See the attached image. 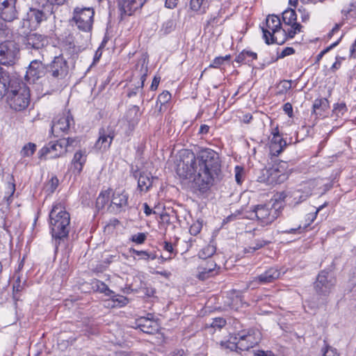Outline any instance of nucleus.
I'll list each match as a JSON object with an SVG mask.
<instances>
[{"label": "nucleus", "mask_w": 356, "mask_h": 356, "mask_svg": "<svg viewBox=\"0 0 356 356\" xmlns=\"http://www.w3.org/2000/svg\"><path fill=\"white\" fill-rule=\"evenodd\" d=\"M177 172L183 179L193 177L195 184L202 192L220 182L223 177L220 156L209 148L201 149L197 156L188 153L186 160L178 165Z\"/></svg>", "instance_id": "nucleus-1"}, {"label": "nucleus", "mask_w": 356, "mask_h": 356, "mask_svg": "<svg viewBox=\"0 0 356 356\" xmlns=\"http://www.w3.org/2000/svg\"><path fill=\"white\" fill-rule=\"evenodd\" d=\"M70 216L61 203L54 205L49 213V226L52 237L62 239L68 236Z\"/></svg>", "instance_id": "nucleus-2"}, {"label": "nucleus", "mask_w": 356, "mask_h": 356, "mask_svg": "<svg viewBox=\"0 0 356 356\" xmlns=\"http://www.w3.org/2000/svg\"><path fill=\"white\" fill-rule=\"evenodd\" d=\"M6 95H7L8 104L15 111H23L30 104L29 88L23 81L17 79L10 82Z\"/></svg>", "instance_id": "nucleus-3"}, {"label": "nucleus", "mask_w": 356, "mask_h": 356, "mask_svg": "<svg viewBox=\"0 0 356 356\" xmlns=\"http://www.w3.org/2000/svg\"><path fill=\"white\" fill-rule=\"evenodd\" d=\"M263 36L266 44L276 43L282 44L284 40H279V35H284L282 29V24L278 16L275 15H268L266 17V22L261 26Z\"/></svg>", "instance_id": "nucleus-4"}, {"label": "nucleus", "mask_w": 356, "mask_h": 356, "mask_svg": "<svg viewBox=\"0 0 356 356\" xmlns=\"http://www.w3.org/2000/svg\"><path fill=\"white\" fill-rule=\"evenodd\" d=\"M78 143L79 140L75 138H63L50 141L46 147V159L63 156L66 152H71Z\"/></svg>", "instance_id": "nucleus-5"}, {"label": "nucleus", "mask_w": 356, "mask_h": 356, "mask_svg": "<svg viewBox=\"0 0 356 356\" xmlns=\"http://www.w3.org/2000/svg\"><path fill=\"white\" fill-rule=\"evenodd\" d=\"M95 11L91 7H76L73 11L72 21L78 29L83 32H90L92 29Z\"/></svg>", "instance_id": "nucleus-6"}, {"label": "nucleus", "mask_w": 356, "mask_h": 356, "mask_svg": "<svg viewBox=\"0 0 356 356\" xmlns=\"http://www.w3.org/2000/svg\"><path fill=\"white\" fill-rule=\"evenodd\" d=\"M335 278L329 269L322 270L314 282V289L318 296H327L335 284Z\"/></svg>", "instance_id": "nucleus-7"}, {"label": "nucleus", "mask_w": 356, "mask_h": 356, "mask_svg": "<svg viewBox=\"0 0 356 356\" xmlns=\"http://www.w3.org/2000/svg\"><path fill=\"white\" fill-rule=\"evenodd\" d=\"M19 48L17 43L7 40L0 44V63L4 65H13L18 58Z\"/></svg>", "instance_id": "nucleus-8"}, {"label": "nucleus", "mask_w": 356, "mask_h": 356, "mask_svg": "<svg viewBox=\"0 0 356 356\" xmlns=\"http://www.w3.org/2000/svg\"><path fill=\"white\" fill-rule=\"evenodd\" d=\"M234 340L238 341L240 352L248 350L258 343L259 333H256L252 330L248 331L242 330L236 334Z\"/></svg>", "instance_id": "nucleus-9"}, {"label": "nucleus", "mask_w": 356, "mask_h": 356, "mask_svg": "<svg viewBox=\"0 0 356 356\" xmlns=\"http://www.w3.org/2000/svg\"><path fill=\"white\" fill-rule=\"evenodd\" d=\"M74 122L72 114L70 112L63 114L55 118L52 122L51 129V134L58 137L60 134L67 133Z\"/></svg>", "instance_id": "nucleus-10"}, {"label": "nucleus", "mask_w": 356, "mask_h": 356, "mask_svg": "<svg viewBox=\"0 0 356 356\" xmlns=\"http://www.w3.org/2000/svg\"><path fill=\"white\" fill-rule=\"evenodd\" d=\"M297 15L294 10L287 9L282 13V20L286 25L290 26L287 30L283 29L284 35L293 38L296 34L301 31L302 26L296 22Z\"/></svg>", "instance_id": "nucleus-11"}, {"label": "nucleus", "mask_w": 356, "mask_h": 356, "mask_svg": "<svg viewBox=\"0 0 356 356\" xmlns=\"http://www.w3.org/2000/svg\"><path fill=\"white\" fill-rule=\"evenodd\" d=\"M286 166L287 163L284 161L273 165L272 168L267 170V181L272 184L283 183L289 177Z\"/></svg>", "instance_id": "nucleus-12"}, {"label": "nucleus", "mask_w": 356, "mask_h": 356, "mask_svg": "<svg viewBox=\"0 0 356 356\" xmlns=\"http://www.w3.org/2000/svg\"><path fill=\"white\" fill-rule=\"evenodd\" d=\"M145 60H141L136 65V69L133 72V76L139 78L138 85L133 88H129L127 96L129 97H134L137 95L139 90H142L144 83L147 76L148 68L145 65Z\"/></svg>", "instance_id": "nucleus-13"}, {"label": "nucleus", "mask_w": 356, "mask_h": 356, "mask_svg": "<svg viewBox=\"0 0 356 356\" xmlns=\"http://www.w3.org/2000/svg\"><path fill=\"white\" fill-rule=\"evenodd\" d=\"M17 0H0V19L5 22H11L17 19L16 8Z\"/></svg>", "instance_id": "nucleus-14"}, {"label": "nucleus", "mask_w": 356, "mask_h": 356, "mask_svg": "<svg viewBox=\"0 0 356 356\" xmlns=\"http://www.w3.org/2000/svg\"><path fill=\"white\" fill-rule=\"evenodd\" d=\"M115 136V130L112 127H102L99 130V138L95 144V147L101 151L108 149Z\"/></svg>", "instance_id": "nucleus-15"}, {"label": "nucleus", "mask_w": 356, "mask_h": 356, "mask_svg": "<svg viewBox=\"0 0 356 356\" xmlns=\"http://www.w3.org/2000/svg\"><path fill=\"white\" fill-rule=\"evenodd\" d=\"M147 0H119L118 8L121 19L126 16L132 15L136 11L140 9Z\"/></svg>", "instance_id": "nucleus-16"}, {"label": "nucleus", "mask_w": 356, "mask_h": 356, "mask_svg": "<svg viewBox=\"0 0 356 356\" xmlns=\"http://www.w3.org/2000/svg\"><path fill=\"white\" fill-rule=\"evenodd\" d=\"M253 211L262 225H267L273 222L277 216L275 209H269L266 205H257L254 207Z\"/></svg>", "instance_id": "nucleus-17"}, {"label": "nucleus", "mask_w": 356, "mask_h": 356, "mask_svg": "<svg viewBox=\"0 0 356 356\" xmlns=\"http://www.w3.org/2000/svg\"><path fill=\"white\" fill-rule=\"evenodd\" d=\"M44 66L41 61L38 60H33L26 71L25 75L26 79L29 83H33L37 87L38 82L44 74Z\"/></svg>", "instance_id": "nucleus-18"}, {"label": "nucleus", "mask_w": 356, "mask_h": 356, "mask_svg": "<svg viewBox=\"0 0 356 356\" xmlns=\"http://www.w3.org/2000/svg\"><path fill=\"white\" fill-rule=\"evenodd\" d=\"M67 70V62L61 56L54 57L51 64L46 66V72L50 73L55 78L65 74Z\"/></svg>", "instance_id": "nucleus-19"}, {"label": "nucleus", "mask_w": 356, "mask_h": 356, "mask_svg": "<svg viewBox=\"0 0 356 356\" xmlns=\"http://www.w3.org/2000/svg\"><path fill=\"white\" fill-rule=\"evenodd\" d=\"M133 327L136 329H140L143 332L149 334H156L159 329V324L156 321L143 316L137 318Z\"/></svg>", "instance_id": "nucleus-20"}, {"label": "nucleus", "mask_w": 356, "mask_h": 356, "mask_svg": "<svg viewBox=\"0 0 356 356\" xmlns=\"http://www.w3.org/2000/svg\"><path fill=\"white\" fill-rule=\"evenodd\" d=\"M128 199L129 195L124 191H115L113 193L111 207L115 208L116 212L124 211L128 206Z\"/></svg>", "instance_id": "nucleus-21"}, {"label": "nucleus", "mask_w": 356, "mask_h": 356, "mask_svg": "<svg viewBox=\"0 0 356 356\" xmlns=\"http://www.w3.org/2000/svg\"><path fill=\"white\" fill-rule=\"evenodd\" d=\"M276 133H273L270 145V153L273 156H278L286 146V142L284 140L279 134L278 127L275 128Z\"/></svg>", "instance_id": "nucleus-22"}, {"label": "nucleus", "mask_w": 356, "mask_h": 356, "mask_svg": "<svg viewBox=\"0 0 356 356\" xmlns=\"http://www.w3.org/2000/svg\"><path fill=\"white\" fill-rule=\"evenodd\" d=\"M280 275V272L277 268H268L264 273L255 277L254 281L258 282L259 284H265L273 282L279 278Z\"/></svg>", "instance_id": "nucleus-23"}, {"label": "nucleus", "mask_w": 356, "mask_h": 356, "mask_svg": "<svg viewBox=\"0 0 356 356\" xmlns=\"http://www.w3.org/2000/svg\"><path fill=\"white\" fill-rule=\"evenodd\" d=\"M86 161V155L85 152L79 150L76 152L72 161V169L74 173L79 174L83 169V166Z\"/></svg>", "instance_id": "nucleus-24"}, {"label": "nucleus", "mask_w": 356, "mask_h": 356, "mask_svg": "<svg viewBox=\"0 0 356 356\" xmlns=\"http://www.w3.org/2000/svg\"><path fill=\"white\" fill-rule=\"evenodd\" d=\"M15 191L16 188L14 177L12 175H8L5 196L3 197V200L7 202L8 205L12 203Z\"/></svg>", "instance_id": "nucleus-25"}, {"label": "nucleus", "mask_w": 356, "mask_h": 356, "mask_svg": "<svg viewBox=\"0 0 356 356\" xmlns=\"http://www.w3.org/2000/svg\"><path fill=\"white\" fill-rule=\"evenodd\" d=\"M25 44L28 48L39 49L43 47V37L37 33L28 34L26 36Z\"/></svg>", "instance_id": "nucleus-26"}, {"label": "nucleus", "mask_w": 356, "mask_h": 356, "mask_svg": "<svg viewBox=\"0 0 356 356\" xmlns=\"http://www.w3.org/2000/svg\"><path fill=\"white\" fill-rule=\"evenodd\" d=\"M329 108V102L326 98H320L315 99L313 104L312 114L317 116H322L323 112Z\"/></svg>", "instance_id": "nucleus-27"}, {"label": "nucleus", "mask_w": 356, "mask_h": 356, "mask_svg": "<svg viewBox=\"0 0 356 356\" xmlns=\"http://www.w3.org/2000/svg\"><path fill=\"white\" fill-rule=\"evenodd\" d=\"M13 79H10L8 72L0 66V98L6 95L10 82Z\"/></svg>", "instance_id": "nucleus-28"}, {"label": "nucleus", "mask_w": 356, "mask_h": 356, "mask_svg": "<svg viewBox=\"0 0 356 356\" xmlns=\"http://www.w3.org/2000/svg\"><path fill=\"white\" fill-rule=\"evenodd\" d=\"M91 289L94 292H99L102 293H104L106 296H111L114 293L113 291H111L108 286L103 282L93 279L90 282Z\"/></svg>", "instance_id": "nucleus-29"}, {"label": "nucleus", "mask_w": 356, "mask_h": 356, "mask_svg": "<svg viewBox=\"0 0 356 356\" xmlns=\"http://www.w3.org/2000/svg\"><path fill=\"white\" fill-rule=\"evenodd\" d=\"M153 177L149 174L140 173L138 179V187L141 191H147L152 186Z\"/></svg>", "instance_id": "nucleus-30"}, {"label": "nucleus", "mask_w": 356, "mask_h": 356, "mask_svg": "<svg viewBox=\"0 0 356 356\" xmlns=\"http://www.w3.org/2000/svg\"><path fill=\"white\" fill-rule=\"evenodd\" d=\"M44 13L42 10L36 8H30V11L28 13V17L33 25V29H36L40 23L42 22Z\"/></svg>", "instance_id": "nucleus-31"}, {"label": "nucleus", "mask_w": 356, "mask_h": 356, "mask_svg": "<svg viewBox=\"0 0 356 356\" xmlns=\"http://www.w3.org/2000/svg\"><path fill=\"white\" fill-rule=\"evenodd\" d=\"M257 58V54L249 50L242 51L235 58L237 63H250Z\"/></svg>", "instance_id": "nucleus-32"}, {"label": "nucleus", "mask_w": 356, "mask_h": 356, "mask_svg": "<svg viewBox=\"0 0 356 356\" xmlns=\"http://www.w3.org/2000/svg\"><path fill=\"white\" fill-rule=\"evenodd\" d=\"M127 289L131 291L138 292L140 291L146 297H153L154 293H156V290L152 286H147L146 284H144L143 286H141L140 289L137 288L133 283L127 284Z\"/></svg>", "instance_id": "nucleus-33"}, {"label": "nucleus", "mask_w": 356, "mask_h": 356, "mask_svg": "<svg viewBox=\"0 0 356 356\" xmlns=\"http://www.w3.org/2000/svg\"><path fill=\"white\" fill-rule=\"evenodd\" d=\"M109 296L111 298V299L108 300L107 307H122L128 303V299L123 296L118 294L116 295L114 293Z\"/></svg>", "instance_id": "nucleus-34"}, {"label": "nucleus", "mask_w": 356, "mask_h": 356, "mask_svg": "<svg viewBox=\"0 0 356 356\" xmlns=\"http://www.w3.org/2000/svg\"><path fill=\"white\" fill-rule=\"evenodd\" d=\"M111 189L102 191L96 200V207L98 210L103 209L110 200Z\"/></svg>", "instance_id": "nucleus-35"}, {"label": "nucleus", "mask_w": 356, "mask_h": 356, "mask_svg": "<svg viewBox=\"0 0 356 356\" xmlns=\"http://www.w3.org/2000/svg\"><path fill=\"white\" fill-rule=\"evenodd\" d=\"M270 243V241L257 239L253 244L250 245L244 248L245 253H253L256 250L261 249L265 245Z\"/></svg>", "instance_id": "nucleus-36"}, {"label": "nucleus", "mask_w": 356, "mask_h": 356, "mask_svg": "<svg viewBox=\"0 0 356 356\" xmlns=\"http://www.w3.org/2000/svg\"><path fill=\"white\" fill-rule=\"evenodd\" d=\"M139 107L133 106L131 107L126 113L127 120L130 124H135L139 120Z\"/></svg>", "instance_id": "nucleus-37"}, {"label": "nucleus", "mask_w": 356, "mask_h": 356, "mask_svg": "<svg viewBox=\"0 0 356 356\" xmlns=\"http://www.w3.org/2000/svg\"><path fill=\"white\" fill-rule=\"evenodd\" d=\"M218 269L219 268H203L202 271L198 273L197 277L200 280L204 281L218 274Z\"/></svg>", "instance_id": "nucleus-38"}, {"label": "nucleus", "mask_w": 356, "mask_h": 356, "mask_svg": "<svg viewBox=\"0 0 356 356\" xmlns=\"http://www.w3.org/2000/svg\"><path fill=\"white\" fill-rule=\"evenodd\" d=\"M220 346L222 349L229 350L233 355H236L240 352L238 349V341L235 340L234 341H228L225 342H221Z\"/></svg>", "instance_id": "nucleus-39"}, {"label": "nucleus", "mask_w": 356, "mask_h": 356, "mask_svg": "<svg viewBox=\"0 0 356 356\" xmlns=\"http://www.w3.org/2000/svg\"><path fill=\"white\" fill-rule=\"evenodd\" d=\"M311 192L309 191L301 192L300 191H294L293 193V198L295 204H298L305 200H306L310 195Z\"/></svg>", "instance_id": "nucleus-40"}, {"label": "nucleus", "mask_w": 356, "mask_h": 356, "mask_svg": "<svg viewBox=\"0 0 356 356\" xmlns=\"http://www.w3.org/2000/svg\"><path fill=\"white\" fill-rule=\"evenodd\" d=\"M171 98V95L168 91H164L162 93H161L156 101V106H158L159 103H160V106L159 108V111L161 112L162 110V106L165 105Z\"/></svg>", "instance_id": "nucleus-41"}, {"label": "nucleus", "mask_w": 356, "mask_h": 356, "mask_svg": "<svg viewBox=\"0 0 356 356\" xmlns=\"http://www.w3.org/2000/svg\"><path fill=\"white\" fill-rule=\"evenodd\" d=\"M36 149L35 144L33 143H29L25 145L21 150V155L23 157L32 156Z\"/></svg>", "instance_id": "nucleus-42"}, {"label": "nucleus", "mask_w": 356, "mask_h": 356, "mask_svg": "<svg viewBox=\"0 0 356 356\" xmlns=\"http://www.w3.org/2000/svg\"><path fill=\"white\" fill-rule=\"evenodd\" d=\"M59 184V180L57 178L56 176H52L49 181V182L46 184V186L48 187V188L46 190V193H48V195L52 194Z\"/></svg>", "instance_id": "nucleus-43"}, {"label": "nucleus", "mask_w": 356, "mask_h": 356, "mask_svg": "<svg viewBox=\"0 0 356 356\" xmlns=\"http://www.w3.org/2000/svg\"><path fill=\"white\" fill-rule=\"evenodd\" d=\"M325 206V204L320 206L316 210L315 212L314 213H308L307 216H306V221L307 222L306 224H305L302 227H303V229H306L307 227L312 223L314 221V220L316 219V216L318 214V213Z\"/></svg>", "instance_id": "nucleus-44"}, {"label": "nucleus", "mask_w": 356, "mask_h": 356, "mask_svg": "<svg viewBox=\"0 0 356 356\" xmlns=\"http://www.w3.org/2000/svg\"><path fill=\"white\" fill-rule=\"evenodd\" d=\"M33 28V25L32 24L29 17L28 19H24L22 20L21 27V29L23 30L22 31V34L26 35H28Z\"/></svg>", "instance_id": "nucleus-45"}, {"label": "nucleus", "mask_w": 356, "mask_h": 356, "mask_svg": "<svg viewBox=\"0 0 356 356\" xmlns=\"http://www.w3.org/2000/svg\"><path fill=\"white\" fill-rule=\"evenodd\" d=\"M347 107L346 104L340 103L334 106L333 112L337 117L343 115L347 111Z\"/></svg>", "instance_id": "nucleus-46"}, {"label": "nucleus", "mask_w": 356, "mask_h": 356, "mask_svg": "<svg viewBox=\"0 0 356 356\" xmlns=\"http://www.w3.org/2000/svg\"><path fill=\"white\" fill-rule=\"evenodd\" d=\"M147 238V235L145 233H138L136 234H134L131 237V241L137 244H142L145 242Z\"/></svg>", "instance_id": "nucleus-47"}, {"label": "nucleus", "mask_w": 356, "mask_h": 356, "mask_svg": "<svg viewBox=\"0 0 356 356\" xmlns=\"http://www.w3.org/2000/svg\"><path fill=\"white\" fill-rule=\"evenodd\" d=\"M229 59V56H225V57H216L213 59L212 63L210 64V67L218 68L219 67L225 60H227Z\"/></svg>", "instance_id": "nucleus-48"}, {"label": "nucleus", "mask_w": 356, "mask_h": 356, "mask_svg": "<svg viewBox=\"0 0 356 356\" xmlns=\"http://www.w3.org/2000/svg\"><path fill=\"white\" fill-rule=\"evenodd\" d=\"M356 11V0H353L352 2L350 4V8L348 9H343L341 10V13L347 16L348 15H350V16L353 17L355 15Z\"/></svg>", "instance_id": "nucleus-49"}, {"label": "nucleus", "mask_w": 356, "mask_h": 356, "mask_svg": "<svg viewBox=\"0 0 356 356\" xmlns=\"http://www.w3.org/2000/svg\"><path fill=\"white\" fill-rule=\"evenodd\" d=\"M226 324V321L223 318H216L213 319L211 326L213 328L220 329Z\"/></svg>", "instance_id": "nucleus-50"}, {"label": "nucleus", "mask_w": 356, "mask_h": 356, "mask_svg": "<svg viewBox=\"0 0 356 356\" xmlns=\"http://www.w3.org/2000/svg\"><path fill=\"white\" fill-rule=\"evenodd\" d=\"M202 227V224L199 222H196L191 226L189 232L191 235L195 236L200 232Z\"/></svg>", "instance_id": "nucleus-51"}, {"label": "nucleus", "mask_w": 356, "mask_h": 356, "mask_svg": "<svg viewBox=\"0 0 356 356\" xmlns=\"http://www.w3.org/2000/svg\"><path fill=\"white\" fill-rule=\"evenodd\" d=\"M243 172V168L239 165L235 167V179L237 184H241L243 181L242 174Z\"/></svg>", "instance_id": "nucleus-52"}, {"label": "nucleus", "mask_w": 356, "mask_h": 356, "mask_svg": "<svg viewBox=\"0 0 356 356\" xmlns=\"http://www.w3.org/2000/svg\"><path fill=\"white\" fill-rule=\"evenodd\" d=\"M64 43L67 49H74L75 44L72 35H69L67 37H66Z\"/></svg>", "instance_id": "nucleus-53"}, {"label": "nucleus", "mask_w": 356, "mask_h": 356, "mask_svg": "<svg viewBox=\"0 0 356 356\" xmlns=\"http://www.w3.org/2000/svg\"><path fill=\"white\" fill-rule=\"evenodd\" d=\"M174 27V22L172 20H168L163 24L162 29L165 33H169L173 30Z\"/></svg>", "instance_id": "nucleus-54"}, {"label": "nucleus", "mask_w": 356, "mask_h": 356, "mask_svg": "<svg viewBox=\"0 0 356 356\" xmlns=\"http://www.w3.org/2000/svg\"><path fill=\"white\" fill-rule=\"evenodd\" d=\"M295 53V49L293 47H286L278 55L277 58H283L287 56L292 55Z\"/></svg>", "instance_id": "nucleus-55"}, {"label": "nucleus", "mask_w": 356, "mask_h": 356, "mask_svg": "<svg viewBox=\"0 0 356 356\" xmlns=\"http://www.w3.org/2000/svg\"><path fill=\"white\" fill-rule=\"evenodd\" d=\"M339 43V40L332 43V44H330L329 47H327V48H325L324 50H323L322 51H321V53L317 55L316 56V61H319L322 58L323 56H324V54H325L327 52H328L330 49H332V48H334V47H336Z\"/></svg>", "instance_id": "nucleus-56"}, {"label": "nucleus", "mask_w": 356, "mask_h": 356, "mask_svg": "<svg viewBox=\"0 0 356 356\" xmlns=\"http://www.w3.org/2000/svg\"><path fill=\"white\" fill-rule=\"evenodd\" d=\"M204 0H191L190 6L193 10H198L200 9Z\"/></svg>", "instance_id": "nucleus-57"}, {"label": "nucleus", "mask_w": 356, "mask_h": 356, "mask_svg": "<svg viewBox=\"0 0 356 356\" xmlns=\"http://www.w3.org/2000/svg\"><path fill=\"white\" fill-rule=\"evenodd\" d=\"M21 268H17L14 274V278H15V283H22L24 284L26 282V278L23 277L20 275Z\"/></svg>", "instance_id": "nucleus-58"}, {"label": "nucleus", "mask_w": 356, "mask_h": 356, "mask_svg": "<svg viewBox=\"0 0 356 356\" xmlns=\"http://www.w3.org/2000/svg\"><path fill=\"white\" fill-rule=\"evenodd\" d=\"M254 356H275V355L272 351L270 350L264 351L262 350H258L254 351Z\"/></svg>", "instance_id": "nucleus-59"}, {"label": "nucleus", "mask_w": 356, "mask_h": 356, "mask_svg": "<svg viewBox=\"0 0 356 356\" xmlns=\"http://www.w3.org/2000/svg\"><path fill=\"white\" fill-rule=\"evenodd\" d=\"M163 248L166 252H169L170 254H175L174 252V248L172 246V244L170 242L165 241L163 243Z\"/></svg>", "instance_id": "nucleus-60"}, {"label": "nucleus", "mask_w": 356, "mask_h": 356, "mask_svg": "<svg viewBox=\"0 0 356 356\" xmlns=\"http://www.w3.org/2000/svg\"><path fill=\"white\" fill-rule=\"evenodd\" d=\"M305 229H303V227L301 225H299L297 228H292L290 229H286V230L283 231V232L286 233V234H300Z\"/></svg>", "instance_id": "nucleus-61"}, {"label": "nucleus", "mask_w": 356, "mask_h": 356, "mask_svg": "<svg viewBox=\"0 0 356 356\" xmlns=\"http://www.w3.org/2000/svg\"><path fill=\"white\" fill-rule=\"evenodd\" d=\"M284 111L289 115L291 116L293 113L292 105L290 103H286L283 106Z\"/></svg>", "instance_id": "nucleus-62"}, {"label": "nucleus", "mask_w": 356, "mask_h": 356, "mask_svg": "<svg viewBox=\"0 0 356 356\" xmlns=\"http://www.w3.org/2000/svg\"><path fill=\"white\" fill-rule=\"evenodd\" d=\"M161 78L159 76L157 77L155 76L152 80V85H151V90H155L157 89L159 82H160Z\"/></svg>", "instance_id": "nucleus-63"}, {"label": "nucleus", "mask_w": 356, "mask_h": 356, "mask_svg": "<svg viewBox=\"0 0 356 356\" xmlns=\"http://www.w3.org/2000/svg\"><path fill=\"white\" fill-rule=\"evenodd\" d=\"M323 356H339L335 350L330 348H327L324 351Z\"/></svg>", "instance_id": "nucleus-64"}]
</instances>
